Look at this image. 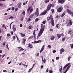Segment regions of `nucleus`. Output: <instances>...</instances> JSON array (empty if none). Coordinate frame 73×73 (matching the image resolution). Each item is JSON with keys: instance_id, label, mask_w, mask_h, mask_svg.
<instances>
[{"instance_id": "f257e3e1", "label": "nucleus", "mask_w": 73, "mask_h": 73, "mask_svg": "<svg viewBox=\"0 0 73 73\" xmlns=\"http://www.w3.org/2000/svg\"><path fill=\"white\" fill-rule=\"evenodd\" d=\"M40 29L39 31V32L38 34V36H37V38H38L39 37H40V36L42 35V34L43 33V32L45 29V25H43V24H41L40 25Z\"/></svg>"}, {"instance_id": "f03ea898", "label": "nucleus", "mask_w": 73, "mask_h": 73, "mask_svg": "<svg viewBox=\"0 0 73 73\" xmlns=\"http://www.w3.org/2000/svg\"><path fill=\"white\" fill-rule=\"evenodd\" d=\"M66 11L68 14L70 15H71V16L73 17V12H72L69 9H67Z\"/></svg>"}, {"instance_id": "7ed1b4c3", "label": "nucleus", "mask_w": 73, "mask_h": 73, "mask_svg": "<svg viewBox=\"0 0 73 73\" xmlns=\"http://www.w3.org/2000/svg\"><path fill=\"white\" fill-rule=\"evenodd\" d=\"M60 7H59L58 9H57V11L58 12H62V10L63 9V8L62 6H60Z\"/></svg>"}, {"instance_id": "20e7f679", "label": "nucleus", "mask_w": 73, "mask_h": 73, "mask_svg": "<svg viewBox=\"0 0 73 73\" xmlns=\"http://www.w3.org/2000/svg\"><path fill=\"white\" fill-rule=\"evenodd\" d=\"M51 8V4H49V5H48L47 7V9L46 10L47 12H48L50 10V9Z\"/></svg>"}, {"instance_id": "39448f33", "label": "nucleus", "mask_w": 73, "mask_h": 73, "mask_svg": "<svg viewBox=\"0 0 73 73\" xmlns=\"http://www.w3.org/2000/svg\"><path fill=\"white\" fill-rule=\"evenodd\" d=\"M72 24H73V22H72V20H69L68 25H67V27H68V26L70 27V25H72Z\"/></svg>"}, {"instance_id": "423d86ee", "label": "nucleus", "mask_w": 73, "mask_h": 73, "mask_svg": "<svg viewBox=\"0 0 73 73\" xmlns=\"http://www.w3.org/2000/svg\"><path fill=\"white\" fill-rule=\"evenodd\" d=\"M57 36L58 37V38H60L61 37V36H64V34L62 33L60 34H57Z\"/></svg>"}, {"instance_id": "0eeeda50", "label": "nucleus", "mask_w": 73, "mask_h": 73, "mask_svg": "<svg viewBox=\"0 0 73 73\" xmlns=\"http://www.w3.org/2000/svg\"><path fill=\"white\" fill-rule=\"evenodd\" d=\"M66 0H58V2L60 4H63L65 2V1Z\"/></svg>"}, {"instance_id": "6e6552de", "label": "nucleus", "mask_w": 73, "mask_h": 73, "mask_svg": "<svg viewBox=\"0 0 73 73\" xmlns=\"http://www.w3.org/2000/svg\"><path fill=\"white\" fill-rule=\"evenodd\" d=\"M28 47L30 49H32L33 48V45L30 43H29L28 44Z\"/></svg>"}, {"instance_id": "1a4fd4ad", "label": "nucleus", "mask_w": 73, "mask_h": 73, "mask_svg": "<svg viewBox=\"0 0 73 73\" xmlns=\"http://www.w3.org/2000/svg\"><path fill=\"white\" fill-rule=\"evenodd\" d=\"M18 50H20V49H21L20 50H19V52H21V51H23V50H24V49L22 48V47H18Z\"/></svg>"}, {"instance_id": "9d476101", "label": "nucleus", "mask_w": 73, "mask_h": 73, "mask_svg": "<svg viewBox=\"0 0 73 73\" xmlns=\"http://www.w3.org/2000/svg\"><path fill=\"white\" fill-rule=\"evenodd\" d=\"M41 40H39L38 41H35L34 42V44H37L39 42H41Z\"/></svg>"}, {"instance_id": "9b49d317", "label": "nucleus", "mask_w": 73, "mask_h": 73, "mask_svg": "<svg viewBox=\"0 0 73 73\" xmlns=\"http://www.w3.org/2000/svg\"><path fill=\"white\" fill-rule=\"evenodd\" d=\"M52 15H50V16L48 20H50L51 21H52L53 20V18L52 17Z\"/></svg>"}, {"instance_id": "f8f14e48", "label": "nucleus", "mask_w": 73, "mask_h": 73, "mask_svg": "<svg viewBox=\"0 0 73 73\" xmlns=\"http://www.w3.org/2000/svg\"><path fill=\"white\" fill-rule=\"evenodd\" d=\"M70 63H68L67 64H66L63 68V70H64V69H65V68H66V67H67V66H69V65H70Z\"/></svg>"}, {"instance_id": "ddd939ff", "label": "nucleus", "mask_w": 73, "mask_h": 73, "mask_svg": "<svg viewBox=\"0 0 73 73\" xmlns=\"http://www.w3.org/2000/svg\"><path fill=\"white\" fill-rule=\"evenodd\" d=\"M72 31H73L72 30H71L69 31L68 33V34H70V35H72V33H73V32H72Z\"/></svg>"}, {"instance_id": "4468645a", "label": "nucleus", "mask_w": 73, "mask_h": 73, "mask_svg": "<svg viewBox=\"0 0 73 73\" xmlns=\"http://www.w3.org/2000/svg\"><path fill=\"white\" fill-rule=\"evenodd\" d=\"M48 11H46V10H45V11H44L42 13V15L43 16H44V15H46V13H47Z\"/></svg>"}, {"instance_id": "2eb2a0df", "label": "nucleus", "mask_w": 73, "mask_h": 73, "mask_svg": "<svg viewBox=\"0 0 73 73\" xmlns=\"http://www.w3.org/2000/svg\"><path fill=\"white\" fill-rule=\"evenodd\" d=\"M23 42H22V44L23 45H25V41H26V39H25V38H23Z\"/></svg>"}, {"instance_id": "dca6fc26", "label": "nucleus", "mask_w": 73, "mask_h": 73, "mask_svg": "<svg viewBox=\"0 0 73 73\" xmlns=\"http://www.w3.org/2000/svg\"><path fill=\"white\" fill-rule=\"evenodd\" d=\"M16 30V28L15 27V25H13V32H15Z\"/></svg>"}, {"instance_id": "f3484780", "label": "nucleus", "mask_w": 73, "mask_h": 73, "mask_svg": "<svg viewBox=\"0 0 73 73\" xmlns=\"http://www.w3.org/2000/svg\"><path fill=\"white\" fill-rule=\"evenodd\" d=\"M21 36L22 37H24L25 36V34L20 33Z\"/></svg>"}, {"instance_id": "a211bd4d", "label": "nucleus", "mask_w": 73, "mask_h": 73, "mask_svg": "<svg viewBox=\"0 0 73 73\" xmlns=\"http://www.w3.org/2000/svg\"><path fill=\"white\" fill-rule=\"evenodd\" d=\"M61 51H60V54H62V52H64V48H62L60 50Z\"/></svg>"}, {"instance_id": "6ab92c4d", "label": "nucleus", "mask_w": 73, "mask_h": 73, "mask_svg": "<svg viewBox=\"0 0 73 73\" xmlns=\"http://www.w3.org/2000/svg\"><path fill=\"white\" fill-rule=\"evenodd\" d=\"M55 37H54V36H53V35H52L51 36V38H50V39L51 40H54V39Z\"/></svg>"}, {"instance_id": "aec40b11", "label": "nucleus", "mask_w": 73, "mask_h": 73, "mask_svg": "<svg viewBox=\"0 0 73 73\" xmlns=\"http://www.w3.org/2000/svg\"><path fill=\"white\" fill-rule=\"evenodd\" d=\"M51 25L52 26H54V20L51 21Z\"/></svg>"}, {"instance_id": "412c9836", "label": "nucleus", "mask_w": 73, "mask_h": 73, "mask_svg": "<svg viewBox=\"0 0 73 73\" xmlns=\"http://www.w3.org/2000/svg\"><path fill=\"white\" fill-rule=\"evenodd\" d=\"M35 15L37 16H37H38L39 15V12H35Z\"/></svg>"}, {"instance_id": "4be33fe9", "label": "nucleus", "mask_w": 73, "mask_h": 73, "mask_svg": "<svg viewBox=\"0 0 73 73\" xmlns=\"http://www.w3.org/2000/svg\"><path fill=\"white\" fill-rule=\"evenodd\" d=\"M33 35L34 36V38H36V33L35 32V30H34L33 33Z\"/></svg>"}, {"instance_id": "5701e85b", "label": "nucleus", "mask_w": 73, "mask_h": 73, "mask_svg": "<svg viewBox=\"0 0 73 73\" xmlns=\"http://www.w3.org/2000/svg\"><path fill=\"white\" fill-rule=\"evenodd\" d=\"M32 8V7H31V6L29 8H28L27 10V11L28 12L30 11V10Z\"/></svg>"}, {"instance_id": "b1692460", "label": "nucleus", "mask_w": 73, "mask_h": 73, "mask_svg": "<svg viewBox=\"0 0 73 73\" xmlns=\"http://www.w3.org/2000/svg\"><path fill=\"white\" fill-rule=\"evenodd\" d=\"M44 48H45V46L44 45H43L42 47L41 50H43L44 49Z\"/></svg>"}, {"instance_id": "393cba45", "label": "nucleus", "mask_w": 73, "mask_h": 73, "mask_svg": "<svg viewBox=\"0 0 73 73\" xmlns=\"http://www.w3.org/2000/svg\"><path fill=\"white\" fill-rule=\"evenodd\" d=\"M50 1V0H45L44 1V3H49V2Z\"/></svg>"}, {"instance_id": "a878e982", "label": "nucleus", "mask_w": 73, "mask_h": 73, "mask_svg": "<svg viewBox=\"0 0 73 73\" xmlns=\"http://www.w3.org/2000/svg\"><path fill=\"white\" fill-rule=\"evenodd\" d=\"M32 28H33L32 26L30 25L29 27V29H32Z\"/></svg>"}, {"instance_id": "bb28decb", "label": "nucleus", "mask_w": 73, "mask_h": 73, "mask_svg": "<svg viewBox=\"0 0 73 73\" xmlns=\"http://www.w3.org/2000/svg\"><path fill=\"white\" fill-rule=\"evenodd\" d=\"M16 37H17V41H19V42H20V41L18 37H17V35H16Z\"/></svg>"}, {"instance_id": "cd10ccee", "label": "nucleus", "mask_w": 73, "mask_h": 73, "mask_svg": "<svg viewBox=\"0 0 73 73\" xmlns=\"http://www.w3.org/2000/svg\"><path fill=\"white\" fill-rule=\"evenodd\" d=\"M25 12L24 11V10H23V11L22 14H23V15H24V16H25Z\"/></svg>"}, {"instance_id": "c85d7f7f", "label": "nucleus", "mask_w": 73, "mask_h": 73, "mask_svg": "<svg viewBox=\"0 0 73 73\" xmlns=\"http://www.w3.org/2000/svg\"><path fill=\"white\" fill-rule=\"evenodd\" d=\"M65 37H63L62 39V41H65Z\"/></svg>"}, {"instance_id": "c756f323", "label": "nucleus", "mask_w": 73, "mask_h": 73, "mask_svg": "<svg viewBox=\"0 0 73 73\" xmlns=\"http://www.w3.org/2000/svg\"><path fill=\"white\" fill-rule=\"evenodd\" d=\"M24 19V17H22L21 18V21H23V20Z\"/></svg>"}, {"instance_id": "7c9ffc66", "label": "nucleus", "mask_w": 73, "mask_h": 73, "mask_svg": "<svg viewBox=\"0 0 73 73\" xmlns=\"http://www.w3.org/2000/svg\"><path fill=\"white\" fill-rule=\"evenodd\" d=\"M65 13H63L61 15V17H64V16H65Z\"/></svg>"}, {"instance_id": "2f4dec72", "label": "nucleus", "mask_w": 73, "mask_h": 73, "mask_svg": "<svg viewBox=\"0 0 73 73\" xmlns=\"http://www.w3.org/2000/svg\"><path fill=\"white\" fill-rule=\"evenodd\" d=\"M38 20H39V19L38 18H37L36 19L35 21L36 22H37V21H38Z\"/></svg>"}, {"instance_id": "473e14b6", "label": "nucleus", "mask_w": 73, "mask_h": 73, "mask_svg": "<svg viewBox=\"0 0 73 73\" xmlns=\"http://www.w3.org/2000/svg\"><path fill=\"white\" fill-rule=\"evenodd\" d=\"M51 11H52V13H54V9H52Z\"/></svg>"}, {"instance_id": "72a5a7b5", "label": "nucleus", "mask_w": 73, "mask_h": 73, "mask_svg": "<svg viewBox=\"0 0 73 73\" xmlns=\"http://www.w3.org/2000/svg\"><path fill=\"white\" fill-rule=\"evenodd\" d=\"M36 12H39V11H38V8H36Z\"/></svg>"}, {"instance_id": "f704fd0d", "label": "nucleus", "mask_w": 73, "mask_h": 73, "mask_svg": "<svg viewBox=\"0 0 73 73\" xmlns=\"http://www.w3.org/2000/svg\"><path fill=\"white\" fill-rule=\"evenodd\" d=\"M32 68H31L29 69V71H28V73H29V72H31L32 71Z\"/></svg>"}, {"instance_id": "c9c22d12", "label": "nucleus", "mask_w": 73, "mask_h": 73, "mask_svg": "<svg viewBox=\"0 0 73 73\" xmlns=\"http://www.w3.org/2000/svg\"><path fill=\"white\" fill-rule=\"evenodd\" d=\"M70 58H71V57L70 56H69L68 58V61H69V60H70Z\"/></svg>"}, {"instance_id": "e433bc0d", "label": "nucleus", "mask_w": 73, "mask_h": 73, "mask_svg": "<svg viewBox=\"0 0 73 73\" xmlns=\"http://www.w3.org/2000/svg\"><path fill=\"white\" fill-rule=\"evenodd\" d=\"M51 7H54V4L53 3L51 5Z\"/></svg>"}, {"instance_id": "4c0bfd02", "label": "nucleus", "mask_w": 73, "mask_h": 73, "mask_svg": "<svg viewBox=\"0 0 73 73\" xmlns=\"http://www.w3.org/2000/svg\"><path fill=\"white\" fill-rule=\"evenodd\" d=\"M59 25V24L58 23L56 25V27L57 28H58V26Z\"/></svg>"}, {"instance_id": "58836bf2", "label": "nucleus", "mask_w": 73, "mask_h": 73, "mask_svg": "<svg viewBox=\"0 0 73 73\" xmlns=\"http://www.w3.org/2000/svg\"><path fill=\"white\" fill-rule=\"evenodd\" d=\"M33 14L29 16L30 18H32V17H33Z\"/></svg>"}, {"instance_id": "ea45409f", "label": "nucleus", "mask_w": 73, "mask_h": 73, "mask_svg": "<svg viewBox=\"0 0 73 73\" xmlns=\"http://www.w3.org/2000/svg\"><path fill=\"white\" fill-rule=\"evenodd\" d=\"M45 62H46V59L44 58L43 60V62L44 63H45Z\"/></svg>"}, {"instance_id": "a19ab883", "label": "nucleus", "mask_w": 73, "mask_h": 73, "mask_svg": "<svg viewBox=\"0 0 73 73\" xmlns=\"http://www.w3.org/2000/svg\"><path fill=\"white\" fill-rule=\"evenodd\" d=\"M31 18H29L27 20V21H29H29H31Z\"/></svg>"}, {"instance_id": "79ce46f5", "label": "nucleus", "mask_w": 73, "mask_h": 73, "mask_svg": "<svg viewBox=\"0 0 73 73\" xmlns=\"http://www.w3.org/2000/svg\"><path fill=\"white\" fill-rule=\"evenodd\" d=\"M13 40H15L16 39V36H13Z\"/></svg>"}, {"instance_id": "37998d69", "label": "nucleus", "mask_w": 73, "mask_h": 73, "mask_svg": "<svg viewBox=\"0 0 73 73\" xmlns=\"http://www.w3.org/2000/svg\"><path fill=\"white\" fill-rule=\"evenodd\" d=\"M13 17L12 16L10 17L9 18V20L10 19H13Z\"/></svg>"}, {"instance_id": "c03bdc74", "label": "nucleus", "mask_w": 73, "mask_h": 73, "mask_svg": "<svg viewBox=\"0 0 73 73\" xmlns=\"http://www.w3.org/2000/svg\"><path fill=\"white\" fill-rule=\"evenodd\" d=\"M12 11H14L15 10V7H13L11 9Z\"/></svg>"}, {"instance_id": "a18cd8bd", "label": "nucleus", "mask_w": 73, "mask_h": 73, "mask_svg": "<svg viewBox=\"0 0 73 73\" xmlns=\"http://www.w3.org/2000/svg\"><path fill=\"white\" fill-rule=\"evenodd\" d=\"M46 23V21H43L42 22V23L43 24H45Z\"/></svg>"}, {"instance_id": "49530a36", "label": "nucleus", "mask_w": 73, "mask_h": 73, "mask_svg": "<svg viewBox=\"0 0 73 73\" xmlns=\"http://www.w3.org/2000/svg\"><path fill=\"white\" fill-rule=\"evenodd\" d=\"M59 70V72L60 73H61L62 72L61 70H62V69H61V68H60Z\"/></svg>"}, {"instance_id": "de8ad7c7", "label": "nucleus", "mask_w": 73, "mask_h": 73, "mask_svg": "<svg viewBox=\"0 0 73 73\" xmlns=\"http://www.w3.org/2000/svg\"><path fill=\"white\" fill-rule=\"evenodd\" d=\"M7 37H9V36H11V35L9 33H8L7 34Z\"/></svg>"}, {"instance_id": "09e8293b", "label": "nucleus", "mask_w": 73, "mask_h": 73, "mask_svg": "<svg viewBox=\"0 0 73 73\" xmlns=\"http://www.w3.org/2000/svg\"><path fill=\"white\" fill-rule=\"evenodd\" d=\"M11 34L12 35H13V31H11Z\"/></svg>"}, {"instance_id": "8fccbe9b", "label": "nucleus", "mask_w": 73, "mask_h": 73, "mask_svg": "<svg viewBox=\"0 0 73 73\" xmlns=\"http://www.w3.org/2000/svg\"><path fill=\"white\" fill-rule=\"evenodd\" d=\"M18 9H17V8H16L15 9V12H17V11Z\"/></svg>"}, {"instance_id": "3c124183", "label": "nucleus", "mask_w": 73, "mask_h": 73, "mask_svg": "<svg viewBox=\"0 0 73 73\" xmlns=\"http://www.w3.org/2000/svg\"><path fill=\"white\" fill-rule=\"evenodd\" d=\"M48 48H51V46H50V45H48Z\"/></svg>"}, {"instance_id": "603ef678", "label": "nucleus", "mask_w": 73, "mask_h": 73, "mask_svg": "<svg viewBox=\"0 0 73 73\" xmlns=\"http://www.w3.org/2000/svg\"><path fill=\"white\" fill-rule=\"evenodd\" d=\"M50 31H51V32H53V29H50Z\"/></svg>"}, {"instance_id": "864d4df0", "label": "nucleus", "mask_w": 73, "mask_h": 73, "mask_svg": "<svg viewBox=\"0 0 73 73\" xmlns=\"http://www.w3.org/2000/svg\"><path fill=\"white\" fill-rule=\"evenodd\" d=\"M44 68V66H43V65H42L40 66L41 69H42Z\"/></svg>"}, {"instance_id": "5fc2aeb1", "label": "nucleus", "mask_w": 73, "mask_h": 73, "mask_svg": "<svg viewBox=\"0 0 73 73\" xmlns=\"http://www.w3.org/2000/svg\"><path fill=\"white\" fill-rule=\"evenodd\" d=\"M59 58H60L59 57H57L56 58V60H57L58 59H59Z\"/></svg>"}, {"instance_id": "6e6d98bb", "label": "nucleus", "mask_w": 73, "mask_h": 73, "mask_svg": "<svg viewBox=\"0 0 73 73\" xmlns=\"http://www.w3.org/2000/svg\"><path fill=\"white\" fill-rule=\"evenodd\" d=\"M48 71H49V70H48V68L47 69L46 71V72L47 73V72H48Z\"/></svg>"}, {"instance_id": "4d7b16f0", "label": "nucleus", "mask_w": 73, "mask_h": 73, "mask_svg": "<svg viewBox=\"0 0 73 73\" xmlns=\"http://www.w3.org/2000/svg\"><path fill=\"white\" fill-rule=\"evenodd\" d=\"M30 12H33V9H31L30 10Z\"/></svg>"}, {"instance_id": "13d9d810", "label": "nucleus", "mask_w": 73, "mask_h": 73, "mask_svg": "<svg viewBox=\"0 0 73 73\" xmlns=\"http://www.w3.org/2000/svg\"><path fill=\"white\" fill-rule=\"evenodd\" d=\"M20 27L21 28V27H23V25H22V24H20Z\"/></svg>"}, {"instance_id": "bf43d9fd", "label": "nucleus", "mask_w": 73, "mask_h": 73, "mask_svg": "<svg viewBox=\"0 0 73 73\" xmlns=\"http://www.w3.org/2000/svg\"><path fill=\"white\" fill-rule=\"evenodd\" d=\"M56 50H53V52L54 53H56Z\"/></svg>"}, {"instance_id": "052dcab7", "label": "nucleus", "mask_w": 73, "mask_h": 73, "mask_svg": "<svg viewBox=\"0 0 73 73\" xmlns=\"http://www.w3.org/2000/svg\"><path fill=\"white\" fill-rule=\"evenodd\" d=\"M2 44V45H3V46H5V42L3 43Z\"/></svg>"}, {"instance_id": "680f3d73", "label": "nucleus", "mask_w": 73, "mask_h": 73, "mask_svg": "<svg viewBox=\"0 0 73 73\" xmlns=\"http://www.w3.org/2000/svg\"><path fill=\"white\" fill-rule=\"evenodd\" d=\"M71 66V65H70L68 66L67 67L68 69H69V68H70V67Z\"/></svg>"}, {"instance_id": "e2e57ef3", "label": "nucleus", "mask_w": 73, "mask_h": 73, "mask_svg": "<svg viewBox=\"0 0 73 73\" xmlns=\"http://www.w3.org/2000/svg\"><path fill=\"white\" fill-rule=\"evenodd\" d=\"M49 72H50V73H53V71H52V70H50Z\"/></svg>"}, {"instance_id": "0e129e2a", "label": "nucleus", "mask_w": 73, "mask_h": 73, "mask_svg": "<svg viewBox=\"0 0 73 73\" xmlns=\"http://www.w3.org/2000/svg\"><path fill=\"white\" fill-rule=\"evenodd\" d=\"M5 56V54H4V55H2V58H3V57H4Z\"/></svg>"}, {"instance_id": "69168bd1", "label": "nucleus", "mask_w": 73, "mask_h": 73, "mask_svg": "<svg viewBox=\"0 0 73 73\" xmlns=\"http://www.w3.org/2000/svg\"><path fill=\"white\" fill-rule=\"evenodd\" d=\"M39 55H40V54H39V53H38L36 55V56H39Z\"/></svg>"}, {"instance_id": "338daca9", "label": "nucleus", "mask_w": 73, "mask_h": 73, "mask_svg": "<svg viewBox=\"0 0 73 73\" xmlns=\"http://www.w3.org/2000/svg\"><path fill=\"white\" fill-rule=\"evenodd\" d=\"M10 9H11V8H9V9H7V11H9V10H10Z\"/></svg>"}, {"instance_id": "774afa93", "label": "nucleus", "mask_w": 73, "mask_h": 73, "mask_svg": "<svg viewBox=\"0 0 73 73\" xmlns=\"http://www.w3.org/2000/svg\"><path fill=\"white\" fill-rule=\"evenodd\" d=\"M56 3V1H53L52 3V4H55Z\"/></svg>"}]
</instances>
